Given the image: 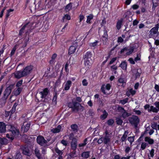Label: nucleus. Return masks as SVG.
<instances>
[{
    "mask_svg": "<svg viewBox=\"0 0 159 159\" xmlns=\"http://www.w3.org/2000/svg\"><path fill=\"white\" fill-rule=\"evenodd\" d=\"M40 15H38L36 16L35 19L36 18L37 20V21L35 22V24L34 27L32 28V25H33V23L31 25H29L30 24L29 22L27 23L24 25L20 29L19 31V35H21L24 33V31L25 29H26V31L25 33V34L27 35L28 34H29L30 33L32 32V30L35 29L36 27H38L39 25V17Z\"/></svg>",
    "mask_w": 159,
    "mask_h": 159,
    "instance_id": "1",
    "label": "nucleus"
},
{
    "mask_svg": "<svg viewBox=\"0 0 159 159\" xmlns=\"http://www.w3.org/2000/svg\"><path fill=\"white\" fill-rule=\"evenodd\" d=\"M33 69V66H27L23 70L16 72L15 74V77L19 79L25 77L31 73Z\"/></svg>",
    "mask_w": 159,
    "mask_h": 159,
    "instance_id": "2",
    "label": "nucleus"
},
{
    "mask_svg": "<svg viewBox=\"0 0 159 159\" xmlns=\"http://www.w3.org/2000/svg\"><path fill=\"white\" fill-rule=\"evenodd\" d=\"M83 58L85 67L88 68H90L94 59L92 53L90 52H87L84 56Z\"/></svg>",
    "mask_w": 159,
    "mask_h": 159,
    "instance_id": "3",
    "label": "nucleus"
},
{
    "mask_svg": "<svg viewBox=\"0 0 159 159\" xmlns=\"http://www.w3.org/2000/svg\"><path fill=\"white\" fill-rule=\"evenodd\" d=\"M8 128L9 133L6 134V137L12 141L14 139V136L19 134V131L12 125H8Z\"/></svg>",
    "mask_w": 159,
    "mask_h": 159,
    "instance_id": "4",
    "label": "nucleus"
},
{
    "mask_svg": "<svg viewBox=\"0 0 159 159\" xmlns=\"http://www.w3.org/2000/svg\"><path fill=\"white\" fill-rule=\"evenodd\" d=\"M159 24H158L155 25V27L152 28L149 31L148 37L150 38H156L159 34L158 30L159 29Z\"/></svg>",
    "mask_w": 159,
    "mask_h": 159,
    "instance_id": "5",
    "label": "nucleus"
},
{
    "mask_svg": "<svg viewBox=\"0 0 159 159\" xmlns=\"http://www.w3.org/2000/svg\"><path fill=\"white\" fill-rule=\"evenodd\" d=\"M129 120L130 123L134 125L135 127H137V125L139 121V120L138 117L136 116H133L129 117Z\"/></svg>",
    "mask_w": 159,
    "mask_h": 159,
    "instance_id": "6",
    "label": "nucleus"
},
{
    "mask_svg": "<svg viewBox=\"0 0 159 159\" xmlns=\"http://www.w3.org/2000/svg\"><path fill=\"white\" fill-rule=\"evenodd\" d=\"M14 86V84H12L7 87L4 92L3 96L7 98L10 94Z\"/></svg>",
    "mask_w": 159,
    "mask_h": 159,
    "instance_id": "7",
    "label": "nucleus"
},
{
    "mask_svg": "<svg viewBox=\"0 0 159 159\" xmlns=\"http://www.w3.org/2000/svg\"><path fill=\"white\" fill-rule=\"evenodd\" d=\"M154 105L156 107L153 106H151L150 108L148 109V110L149 112L152 111L154 113H157L159 111V101L155 102Z\"/></svg>",
    "mask_w": 159,
    "mask_h": 159,
    "instance_id": "8",
    "label": "nucleus"
},
{
    "mask_svg": "<svg viewBox=\"0 0 159 159\" xmlns=\"http://www.w3.org/2000/svg\"><path fill=\"white\" fill-rule=\"evenodd\" d=\"M118 109L122 113V117L124 118H125L130 115V114L128 113L122 107H119Z\"/></svg>",
    "mask_w": 159,
    "mask_h": 159,
    "instance_id": "9",
    "label": "nucleus"
},
{
    "mask_svg": "<svg viewBox=\"0 0 159 159\" xmlns=\"http://www.w3.org/2000/svg\"><path fill=\"white\" fill-rule=\"evenodd\" d=\"M77 46V43L76 42L73 44V45L71 46L69 48V53L70 54L73 53L75 52Z\"/></svg>",
    "mask_w": 159,
    "mask_h": 159,
    "instance_id": "10",
    "label": "nucleus"
},
{
    "mask_svg": "<svg viewBox=\"0 0 159 159\" xmlns=\"http://www.w3.org/2000/svg\"><path fill=\"white\" fill-rule=\"evenodd\" d=\"M21 149L22 151V153L24 154L29 156L30 154V150L27 145H25L22 146L21 147Z\"/></svg>",
    "mask_w": 159,
    "mask_h": 159,
    "instance_id": "11",
    "label": "nucleus"
},
{
    "mask_svg": "<svg viewBox=\"0 0 159 159\" xmlns=\"http://www.w3.org/2000/svg\"><path fill=\"white\" fill-rule=\"evenodd\" d=\"M139 70L137 68L132 69V75L135 79L139 77L140 73L139 71Z\"/></svg>",
    "mask_w": 159,
    "mask_h": 159,
    "instance_id": "12",
    "label": "nucleus"
},
{
    "mask_svg": "<svg viewBox=\"0 0 159 159\" xmlns=\"http://www.w3.org/2000/svg\"><path fill=\"white\" fill-rule=\"evenodd\" d=\"M111 87V86L109 84H107L106 86L103 85L101 87V90L104 94L108 93L107 92H106V90H109L110 89Z\"/></svg>",
    "mask_w": 159,
    "mask_h": 159,
    "instance_id": "13",
    "label": "nucleus"
},
{
    "mask_svg": "<svg viewBox=\"0 0 159 159\" xmlns=\"http://www.w3.org/2000/svg\"><path fill=\"white\" fill-rule=\"evenodd\" d=\"M118 86H121L123 87H124L126 85L125 80L123 78H119L118 80Z\"/></svg>",
    "mask_w": 159,
    "mask_h": 159,
    "instance_id": "14",
    "label": "nucleus"
},
{
    "mask_svg": "<svg viewBox=\"0 0 159 159\" xmlns=\"http://www.w3.org/2000/svg\"><path fill=\"white\" fill-rule=\"evenodd\" d=\"M6 131V125L3 122H0V133H4Z\"/></svg>",
    "mask_w": 159,
    "mask_h": 159,
    "instance_id": "15",
    "label": "nucleus"
},
{
    "mask_svg": "<svg viewBox=\"0 0 159 159\" xmlns=\"http://www.w3.org/2000/svg\"><path fill=\"white\" fill-rule=\"evenodd\" d=\"M126 54L129 55L131 54L134 50L135 48L134 46H131L129 47H127Z\"/></svg>",
    "mask_w": 159,
    "mask_h": 159,
    "instance_id": "16",
    "label": "nucleus"
},
{
    "mask_svg": "<svg viewBox=\"0 0 159 159\" xmlns=\"http://www.w3.org/2000/svg\"><path fill=\"white\" fill-rule=\"evenodd\" d=\"M8 143V140L5 138H0V149L2 146L4 145H7Z\"/></svg>",
    "mask_w": 159,
    "mask_h": 159,
    "instance_id": "17",
    "label": "nucleus"
},
{
    "mask_svg": "<svg viewBox=\"0 0 159 159\" xmlns=\"http://www.w3.org/2000/svg\"><path fill=\"white\" fill-rule=\"evenodd\" d=\"M64 84L65 87L64 89L65 90H68L70 89L71 85L72 82L70 80H68Z\"/></svg>",
    "mask_w": 159,
    "mask_h": 159,
    "instance_id": "18",
    "label": "nucleus"
},
{
    "mask_svg": "<svg viewBox=\"0 0 159 159\" xmlns=\"http://www.w3.org/2000/svg\"><path fill=\"white\" fill-rule=\"evenodd\" d=\"M7 98L4 96H2L0 99V107H3L6 102V100Z\"/></svg>",
    "mask_w": 159,
    "mask_h": 159,
    "instance_id": "19",
    "label": "nucleus"
},
{
    "mask_svg": "<svg viewBox=\"0 0 159 159\" xmlns=\"http://www.w3.org/2000/svg\"><path fill=\"white\" fill-rule=\"evenodd\" d=\"M40 146H43L44 147L47 146L48 145L47 144V142L45 140L44 138L40 136Z\"/></svg>",
    "mask_w": 159,
    "mask_h": 159,
    "instance_id": "20",
    "label": "nucleus"
},
{
    "mask_svg": "<svg viewBox=\"0 0 159 159\" xmlns=\"http://www.w3.org/2000/svg\"><path fill=\"white\" fill-rule=\"evenodd\" d=\"M57 55L56 53L53 54L51 57V59L49 61L50 64L52 65L55 62V61L57 57Z\"/></svg>",
    "mask_w": 159,
    "mask_h": 159,
    "instance_id": "21",
    "label": "nucleus"
},
{
    "mask_svg": "<svg viewBox=\"0 0 159 159\" xmlns=\"http://www.w3.org/2000/svg\"><path fill=\"white\" fill-rule=\"evenodd\" d=\"M73 107H72V110L73 111H78L79 110V105L78 104H79V103L77 102H73Z\"/></svg>",
    "mask_w": 159,
    "mask_h": 159,
    "instance_id": "22",
    "label": "nucleus"
},
{
    "mask_svg": "<svg viewBox=\"0 0 159 159\" xmlns=\"http://www.w3.org/2000/svg\"><path fill=\"white\" fill-rule=\"evenodd\" d=\"M71 148L72 150H75L76 149L77 147V140L72 141L71 143Z\"/></svg>",
    "mask_w": 159,
    "mask_h": 159,
    "instance_id": "23",
    "label": "nucleus"
},
{
    "mask_svg": "<svg viewBox=\"0 0 159 159\" xmlns=\"http://www.w3.org/2000/svg\"><path fill=\"white\" fill-rule=\"evenodd\" d=\"M30 126V123H27L25 126H24L23 125L22 126L21 128L22 129L23 128L24 131L23 133L26 132L28 131V130L29 129Z\"/></svg>",
    "mask_w": 159,
    "mask_h": 159,
    "instance_id": "24",
    "label": "nucleus"
},
{
    "mask_svg": "<svg viewBox=\"0 0 159 159\" xmlns=\"http://www.w3.org/2000/svg\"><path fill=\"white\" fill-rule=\"evenodd\" d=\"M61 129V126L58 125L56 128L52 129L51 131L54 133H58L60 132Z\"/></svg>",
    "mask_w": 159,
    "mask_h": 159,
    "instance_id": "25",
    "label": "nucleus"
},
{
    "mask_svg": "<svg viewBox=\"0 0 159 159\" xmlns=\"http://www.w3.org/2000/svg\"><path fill=\"white\" fill-rule=\"evenodd\" d=\"M106 135L103 137V142L105 144H107L110 141V137L109 136L107 135V132H106Z\"/></svg>",
    "mask_w": 159,
    "mask_h": 159,
    "instance_id": "26",
    "label": "nucleus"
},
{
    "mask_svg": "<svg viewBox=\"0 0 159 159\" xmlns=\"http://www.w3.org/2000/svg\"><path fill=\"white\" fill-rule=\"evenodd\" d=\"M42 95L41 98H45L48 93V89H45L43 92H40Z\"/></svg>",
    "mask_w": 159,
    "mask_h": 159,
    "instance_id": "27",
    "label": "nucleus"
},
{
    "mask_svg": "<svg viewBox=\"0 0 159 159\" xmlns=\"http://www.w3.org/2000/svg\"><path fill=\"white\" fill-rule=\"evenodd\" d=\"M48 28V24L46 22L44 23L41 27L42 30L43 32L46 31Z\"/></svg>",
    "mask_w": 159,
    "mask_h": 159,
    "instance_id": "28",
    "label": "nucleus"
},
{
    "mask_svg": "<svg viewBox=\"0 0 159 159\" xmlns=\"http://www.w3.org/2000/svg\"><path fill=\"white\" fill-rule=\"evenodd\" d=\"M128 133L129 132L128 131H125L124 134L123 135L122 137H121L120 140L121 141V142H124L126 138L127 137V135Z\"/></svg>",
    "mask_w": 159,
    "mask_h": 159,
    "instance_id": "29",
    "label": "nucleus"
},
{
    "mask_svg": "<svg viewBox=\"0 0 159 159\" xmlns=\"http://www.w3.org/2000/svg\"><path fill=\"white\" fill-rule=\"evenodd\" d=\"M144 140L148 143L149 144H152L154 143V140L150 138L146 137L145 138Z\"/></svg>",
    "mask_w": 159,
    "mask_h": 159,
    "instance_id": "30",
    "label": "nucleus"
},
{
    "mask_svg": "<svg viewBox=\"0 0 159 159\" xmlns=\"http://www.w3.org/2000/svg\"><path fill=\"white\" fill-rule=\"evenodd\" d=\"M22 90V88L21 87L18 88L15 91H14V94L16 96L19 95Z\"/></svg>",
    "mask_w": 159,
    "mask_h": 159,
    "instance_id": "31",
    "label": "nucleus"
},
{
    "mask_svg": "<svg viewBox=\"0 0 159 159\" xmlns=\"http://www.w3.org/2000/svg\"><path fill=\"white\" fill-rule=\"evenodd\" d=\"M87 138H86L84 141V143H80L79 144L78 147L80 148V149L82 148L84 146H85L87 144Z\"/></svg>",
    "mask_w": 159,
    "mask_h": 159,
    "instance_id": "32",
    "label": "nucleus"
},
{
    "mask_svg": "<svg viewBox=\"0 0 159 159\" xmlns=\"http://www.w3.org/2000/svg\"><path fill=\"white\" fill-rule=\"evenodd\" d=\"M89 154L90 152L89 151L84 152L82 153L81 156L83 158H87L89 157Z\"/></svg>",
    "mask_w": 159,
    "mask_h": 159,
    "instance_id": "33",
    "label": "nucleus"
},
{
    "mask_svg": "<svg viewBox=\"0 0 159 159\" xmlns=\"http://www.w3.org/2000/svg\"><path fill=\"white\" fill-rule=\"evenodd\" d=\"M123 20L122 19L119 20L116 24V27L117 30H119L121 27Z\"/></svg>",
    "mask_w": 159,
    "mask_h": 159,
    "instance_id": "34",
    "label": "nucleus"
},
{
    "mask_svg": "<svg viewBox=\"0 0 159 159\" xmlns=\"http://www.w3.org/2000/svg\"><path fill=\"white\" fill-rule=\"evenodd\" d=\"M71 129L74 132H77L78 130V126L77 125L73 124L71 125Z\"/></svg>",
    "mask_w": 159,
    "mask_h": 159,
    "instance_id": "35",
    "label": "nucleus"
},
{
    "mask_svg": "<svg viewBox=\"0 0 159 159\" xmlns=\"http://www.w3.org/2000/svg\"><path fill=\"white\" fill-rule=\"evenodd\" d=\"M18 45L17 44H16L13 48L10 54L11 57L13 56L14 54Z\"/></svg>",
    "mask_w": 159,
    "mask_h": 159,
    "instance_id": "36",
    "label": "nucleus"
},
{
    "mask_svg": "<svg viewBox=\"0 0 159 159\" xmlns=\"http://www.w3.org/2000/svg\"><path fill=\"white\" fill-rule=\"evenodd\" d=\"M98 42L96 41L93 43H91L89 44V46L91 48L94 49L97 46Z\"/></svg>",
    "mask_w": 159,
    "mask_h": 159,
    "instance_id": "37",
    "label": "nucleus"
},
{
    "mask_svg": "<svg viewBox=\"0 0 159 159\" xmlns=\"http://www.w3.org/2000/svg\"><path fill=\"white\" fill-rule=\"evenodd\" d=\"M18 104V102H15L14 103L11 110L10 111H11V114H13L15 112L16 110V107Z\"/></svg>",
    "mask_w": 159,
    "mask_h": 159,
    "instance_id": "38",
    "label": "nucleus"
},
{
    "mask_svg": "<svg viewBox=\"0 0 159 159\" xmlns=\"http://www.w3.org/2000/svg\"><path fill=\"white\" fill-rule=\"evenodd\" d=\"M108 115L107 113L105 111H104L103 112V114L100 116V119L103 120L106 119Z\"/></svg>",
    "mask_w": 159,
    "mask_h": 159,
    "instance_id": "39",
    "label": "nucleus"
},
{
    "mask_svg": "<svg viewBox=\"0 0 159 159\" xmlns=\"http://www.w3.org/2000/svg\"><path fill=\"white\" fill-rule=\"evenodd\" d=\"M28 36L27 38H25V39L24 45L23 46H22V47L23 48H25V47H26V46L28 43L29 41L30 38H29V34H28Z\"/></svg>",
    "mask_w": 159,
    "mask_h": 159,
    "instance_id": "40",
    "label": "nucleus"
},
{
    "mask_svg": "<svg viewBox=\"0 0 159 159\" xmlns=\"http://www.w3.org/2000/svg\"><path fill=\"white\" fill-rule=\"evenodd\" d=\"M72 7V3H70L67 4L65 7V9L66 11H69L71 9Z\"/></svg>",
    "mask_w": 159,
    "mask_h": 159,
    "instance_id": "41",
    "label": "nucleus"
},
{
    "mask_svg": "<svg viewBox=\"0 0 159 159\" xmlns=\"http://www.w3.org/2000/svg\"><path fill=\"white\" fill-rule=\"evenodd\" d=\"M120 66L124 70H126L127 64L126 62H123L120 65Z\"/></svg>",
    "mask_w": 159,
    "mask_h": 159,
    "instance_id": "42",
    "label": "nucleus"
},
{
    "mask_svg": "<svg viewBox=\"0 0 159 159\" xmlns=\"http://www.w3.org/2000/svg\"><path fill=\"white\" fill-rule=\"evenodd\" d=\"M93 18V15L92 14H90L87 16V19L86 22L87 23H90V21Z\"/></svg>",
    "mask_w": 159,
    "mask_h": 159,
    "instance_id": "43",
    "label": "nucleus"
},
{
    "mask_svg": "<svg viewBox=\"0 0 159 159\" xmlns=\"http://www.w3.org/2000/svg\"><path fill=\"white\" fill-rule=\"evenodd\" d=\"M35 156L37 157L38 159H40V152L39 150L35 149L34 150Z\"/></svg>",
    "mask_w": 159,
    "mask_h": 159,
    "instance_id": "44",
    "label": "nucleus"
},
{
    "mask_svg": "<svg viewBox=\"0 0 159 159\" xmlns=\"http://www.w3.org/2000/svg\"><path fill=\"white\" fill-rule=\"evenodd\" d=\"M102 37L105 40H106L107 39L108 35L107 32L105 30H104V34L102 36Z\"/></svg>",
    "mask_w": 159,
    "mask_h": 159,
    "instance_id": "45",
    "label": "nucleus"
},
{
    "mask_svg": "<svg viewBox=\"0 0 159 159\" xmlns=\"http://www.w3.org/2000/svg\"><path fill=\"white\" fill-rule=\"evenodd\" d=\"M22 156L20 152L16 153L15 159H22Z\"/></svg>",
    "mask_w": 159,
    "mask_h": 159,
    "instance_id": "46",
    "label": "nucleus"
},
{
    "mask_svg": "<svg viewBox=\"0 0 159 159\" xmlns=\"http://www.w3.org/2000/svg\"><path fill=\"white\" fill-rule=\"evenodd\" d=\"M57 95L55 94L53 97L52 99V104L53 105H55L57 104Z\"/></svg>",
    "mask_w": 159,
    "mask_h": 159,
    "instance_id": "47",
    "label": "nucleus"
},
{
    "mask_svg": "<svg viewBox=\"0 0 159 159\" xmlns=\"http://www.w3.org/2000/svg\"><path fill=\"white\" fill-rule=\"evenodd\" d=\"M69 138L72 141H75V140H77L74 137V135L72 133L70 134L69 135Z\"/></svg>",
    "mask_w": 159,
    "mask_h": 159,
    "instance_id": "48",
    "label": "nucleus"
},
{
    "mask_svg": "<svg viewBox=\"0 0 159 159\" xmlns=\"http://www.w3.org/2000/svg\"><path fill=\"white\" fill-rule=\"evenodd\" d=\"M11 114V111H6L5 113V117L6 118L8 117L9 116H11V114Z\"/></svg>",
    "mask_w": 159,
    "mask_h": 159,
    "instance_id": "49",
    "label": "nucleus"
},
{
    "mask_svg": "<svg viewBox=\"0 0 159 159\" xmlns=\"http://www.w3.org/2000/svg\"><path fill=\"white\" fill-rule=\"evenodd\" d=\"M116 122L117 124L118 125H121L123 122L122 120L118 118H116Z\"/></svg>",
    "mask_w": 159,
    "mask_h": 159,
    "instance_id": "50",
    "label": "nucleus"
},
{
    "mask_svg": "<svg viewBox=\"0 0 159 159\" xmlns=\"http://www.w3.org/2000/svg\"><path fill=\"white\" fill-rule=\"evenodd\" d=\"M23 80H20L17 82L16 85V86L17 87H20L21 85H22V84Z\"/></svg>",
    "mask_w": 159,
    "mask_h": 159,
    "instance_id": "51",
    "label": "nucleus"
},
{
    "mask_svg": "<svg viewBox=\"0 0 159 159\" xmlns=\"http://www.w3.org/2000/svg\"><path fill=\"white\" fill-rule=\"evenodd\" d=\"M147 145V144L146 143H145V142L143 143L141 145V148L142 149V150L146 148Z\"/></svg>",
    "mask_w": 159,
    "mask_h": 159,
    "instance_id": "52",
    "label": "nucleus"
},
{
    "mask_svg": "<svg viewBox=\"0 0 159 159\" xmlns=\"http://www.w3.org/2000/svg\"><path fill=\"white\" fill-rule=\"evenodd\" d=\"M89 114L91 116H93L94 115V111L93 109H90L88 111Z\"/></svg>",
    "mask_w": 159,
    "mask_h": 159,
    "instance_id": "53",
    "label": "nucleus"
},
{
    "mask_svg": "<svg viewBox=\"0 0 159 159\" xmlns=\"http://www.w3.org/2000/svg\"><path fill=\"white\" fill-rule=\"evenodd\" d=\"M55 152L60 155H62V152L59 150L57 148H55Z\"/></svg>",
    "mask_w": 159,
    "mask_h": 159,
    "instance_id": "54",
    "label": "nucleus"
},
{
    "mask_svg": "<svg viewBox=\"0 0 159 159\" xmlns=\"http://www.w3.org/2000/svg\"><path fill=\"white\" fill-rule=\"evenodd\" d=\"M70 16L68 14H66V15H65L64 17H63V18L62 19L64 21V20L65 19L70 20Z\"/></svg>",
    "mask_w": 159,
    "mask_h": 159,
    "instance_id": "55",
    "label": "nucleus"
},
{
    "mask_svg": "<svg viewBox=\"0 0 159 159\" xmlns=\"http://www.w3.org/2000/svg\"><path fill=\"white\" fill-rule=\"evenodd\" d=\"M114 123V121L112 119H110L108 120L107 122V124L109 125H111L113 124Z\"/></svg>",
    "mask_w": 159,
    "mask_h": 159,
    "instance_id": "56",
    "label": "nucleus"
},
{
    "mask_svg": "<svg viewBox=\"0 0 159 159\" xmlns=\"http://www.w3.org/2000/svg\"><path fill=\"white\" fill-rule=\"evenodd\" d=\"M154 149H152L150 152V153L149 155V156H150L152 157H153L154 156Z\"/></svg>",
    "mask_w": 159,
    "mask_h": 159,
    "instance_id": "57",
    "label": "nucleus"
},
{
    "mask_svg": "<svg viewBox=\"0 0 159 159\" xmlns=\"http://www.w3.org/2000/svg\"><path fill=\"white\" fill-rule=\"evenodd\" d=\"M134 137H129L128 138V140L131 144L134 141Z\"/></svg>",
    "mask_w": 159,
    "mask_h": 159,
    "instance_id": "58",
    "label": "nucleus"
},
{
    "mask_svg": "<svg viewBox=\"0 0 159 159\" xmlns=\"http://www.w3.org/2000/svg\"><path fill=\"white\" fill-rule=\"evenodd\" d=\"M6 9V7H4L2 9V10L1 11V12H0V18H1L2 17L3 15V13H4V11Z\"/></svg>",
    "mask_w": 159,
    "mask_h": 159,
    "instance_id": "59",
    "label": "nucleus"
},
{
    "mask_svg": "<svg viewBox=\"0 0 159 159\" xmlns=\"http://www.w3.org/2000/svg\"><path fill=\"white\" fill-rule=\"evenodd\" d=\"M103 137H101L100 139H99L98 141V143L99 144H101L103 142Z\"/></svg>",
    "mask_w": 159,
    "mask_h": 159,
    "instance_id": "60",
    "label": "nucleus"
},
{
    "mask_svg": "<svg viewBox=\"0 0 159 159\" xmlns=\"http://www.w3.org/2000/svg\"><path fill=\"white\" fill-rule=\"evenodd\" d=\"M128 99L127 98L125 99L124 100H121L120 102L122 104L124 105L127 102Z\"/></svg>",
    "mask_w": 159,
    "mask_h": 159,
    "instance_id": "61",
    "label": "nucleus"
},
{
    "mask_svg": "<svg viewBox=\"0 0 159 159\" xmlns=\"http://www.w3.org/2000/svg\"><path fill=\"white\" fill-rule=\"evenodd\" d=\"M61 143L64 146H67L68 144V142L67 141L62 140L61 141Z\"/></svg>",
    "mask_w": 159,
    "mask_h": 159,
    "instance_id": "62",
    "label": "nucleus"
},
{
    "mask_svg": "<svg viewBox=\"0 0 159 159\" xmlns=\"http://www.w3.org/2000/svg\"><path fill=\"white\" fill-rule=\"evenodd\" d=\"M82 84L84 86H87L88 85V83L87 80L86 79L83 80L82 82Z\"/></svg>",
    "mask_w": 159,
    "mask_h": 159,
    "instance_id": "63",
    "label": "nucleus"
},
{
    "mask_svg": "<svg viewBox=\"0 0 159 159\" xmlns=\"http://www.w3.org/2000/svg\"><path fill=\"white\" fill-rule=\"evenodd\" d=\"M124 41L123 39L121 37H119L117 39L118 43H122Z\"/></svg>",
    "mask_w": 159,
    "mask_h": 159,
    "instance_id": "64",
    "label": "nucleus"
}]
</instances>
